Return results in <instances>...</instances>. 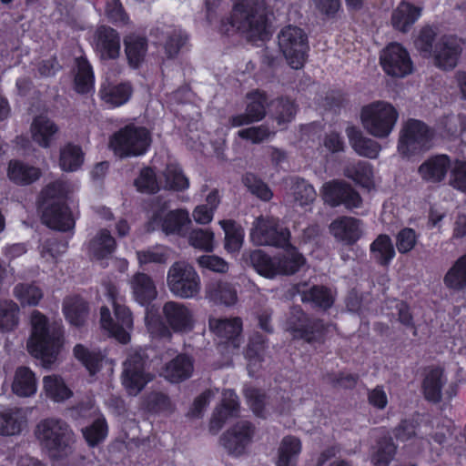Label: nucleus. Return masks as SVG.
I'll list each match as a JSON object with an SVG mask.
<instances>
[{"mask_svg": "<svg viewBox=\"0 0 466 466\" xmlns=\"http://www.w3.org/2000/svg\"><path fill=\"white\" fill-rule=\"evenodd\" d=\"M41 170L34 166L18 160H11L8 164L7 176L17 185H30L41 177Z\"/></svg>", "mask_w": 466, "mask_h": 466, "instance_id": "2f4dec72", "label": "nucleus"}, {"mask_svg": "<svg viewBox=\"0 0 466 466\" xmlns=\"http://www.w3.org/2000/svg\"><path fill=\"white\" fill-rule=\"evenodd\" d=\"M264 351L265 344L261 337L257 336L249 341L246 350V357L248 360V367L249 372L253 371L263 360Z\"/></svg>", "mask_w": 466, "mask_h": 466, "instance_id": "69168bd1", "label": "nucleus"}, {"mask_svg": "<svg viewBox=\"0 0 466 466\" xmlns=\"http://www.w3.org/2000/svg\"><path fill=\"white\" fill-rule=\"evenodd\" d=\"M220 203L218 190H212L206 198V204L197 206L192 216L196 223L207 225L213 219L214 212Z\"/></svg>", "mask_w": 466, "mask_h": 466, "instance_id": "37998d69", "label": "nucleus"}, {"mask_svg": "<svg viewBox=\"0 0 466 466\" xmlns=\"http://www.w3.org/2000/svg\"><path fill=\"white\" fill-rule=\"evenodd\" d=\"M135 299L140 304H146L157 298L156 285L146 273H136L129 281Z\"/></svg>", "mask_w": 466, "mask_h": 466, "instance_id": "7c9ffc66", "label": "nucleus"}, {"mask_svg": "<svg viewBox=\"0 0 466 466\" xmlns=\"http://www.w3.org/2000/svg\"><path fill=\"white\" fill-rule=\"evenodd\" d=\"M445 383L443 371L441 369L431 370L423 381V390L427 400L438 402L441 399V389Z\"/></svg>", "mask_w": 466, "mask_h": 466, "instance_id": "c03bdc74", "label": "nucleus"}, {"mask_svg": "<svg viewBox=\"0 0 466 466\" xmlns=\"http://www.w3.org/2000/svg\"><path fill=\"white\" fill-rule=\"evenodd\" d=\"M250 237L257 245L284 248L289 240L290 233L279 224V219L260 216L252 224Z\"/></svg>", "mask_w": 466, "mask_h": 466, "instance_id": "dca6fc26", "label": "nucleus"}, {"mask_svg": "<svg viewBox=\"0 0 466 466\" xmlns=\"http://www.w3.org/2000/svg\"><path fill=\"white\" fill-rule=\"evenodd\" d=\"M302 299L313 303L316 307L328 309L334 301L331 291L323 286H314L303 294Z\"/></svg>", "mask_w": 466, "mask_h": 466, "instance_id": "4d7b16f0", "label": "nucleus"}, {"mask_svg": "<svg viewBox=\"0 0 466 466\" xmlns=\"http://www.w3.org/2000/svg\"><path fill=\"white\" fill-rule=\"evenodd\" d=\"M463 46V40L457 35H438L430 25L422 27L415 40V47L420 54L423 57H431L434 65L443 70H451L457 66Z\"/></svg>", "mask_w": 466, "mask_h": 466, "instance_id": "f257e3e1", "label": "nucleus"}, {"mask_svg": "<svg viewBox=\"0 0 466 466\" xmlns=\"http://www.w3.org/2000/svg\"><path fill=\"white\" fill-rule=\"evenodd\" d=\"M396 452V446L390 438H384L378 442L377 451L372 455L374 466H388Z\"/></svg>", "mask_w": 466, "mask_h": 466, "instance_id": "13d9d810", "label": "nucleus"}, {"mask_svg": "<svg viewBox=\"0 0 466 466\" xmlns=\"http://www.w3.org/2000/svg\"><path fill=\"white\" fill-rule=\"evenodd\" d=\"M13 295L22 307L36 306L44 296L42 289L32 283H19L15 285L13 289Z\"/></svg>", "mask_w": 466, "mask_h": 466, "instance_id": "49530a36", "label": "nucleus"}, {"mask_svg": "<svg viewBox=\"0 0 466 466\" xmlns=\"http://www.w3.org/2000/svg\"><path fill=\"white\" fill-rule=\"evenodd\" d=\"M193 370V359L186 354H178L166 364L162 375L168 381L177 383L190 378Z\"/></svg>", "mask_w": 466, "mask_h": 466, "instance_id": "cd10ccee", "label": "nucleus"}, {"mask_svg": "<svg viewBox=\"0 0 466 466\" xmlns=\"http://www.w3.org/2000/svg\"><path fill=\"white\" fill-rule=\"evenodd\" d=\"M63 312L73 326L81 327L88 317V305L78 296L66 297L63 301Z\"/></svg>", "mask_w": 466, "mask_h": 466, "instance_id": "72a5a7b5", "label": "nucleus"}, {"mask_svg": "<svg viewBox=\"0 0 466 466\" xmlns=\"http://www.w3.org/2000/svg\"><path fill=\"white\" fill-rule=\"evenodd\" d=\"M37 384L34 372L26 367L15 370L12 390L20 397H30L36 392Z\"/></svg>", "mask_w": 466, "mask_h": 466, "instance_id": "58836bf2", "label": "nucleus"}, {"mask_svg": "<svg viewBox=\"0 0 466 466\" xmlns=\"http://www.w3.org/2000/svg\"><path fill=\"white\" fill-rule=\"evenodd\" d=\"M43 385L46 396L54 401H64L72 395V391L67 388L64 380L56 375L45 376Z\"/></svg>", "mask_w": 466, "mask_h": 466, "instance_id": "de8ad7c7", "label": "nucleus"}, {"mask_svg": "<svg viewBox=\"0 0 466 466\" xmlns=\"http://www.w3.org/2000/svg\"><path fill=\"white\" fill-rule=\"evenodd\" d=\"M83 163V152L77 146L68 144L60 151L59 165L64 171H75Z\"/></svg>", "mask_w": 466, "mask_h": 466, "instance_id": "5fc2aeb1", "label": "nucleus"}, {"mask_svg": "<svg viewBox=\"0 0 466 466\" xmlns=\"http://www.w3.org/2000/svg\"><path fill=\"white\" fill-rule=\"evenodd\" d=\"M35 435L48 456L55 460L67 457L72 452L75 434L63 420L47 418L40 420Z\"/></svg>", "mask_w": 466, "mask_h": 466, "instance_id": "20e7f679", "label": "nucleus"}, {"mask_svg": "<svg viewBox=\"0 0 466 466\" xmlns=\"http://www.w3.org/2000/svg\"><path fill=\"white\" fill-rule=\"evenodd\" d=\"M399 113L389 102L375 101L362 107L360 119L364 129L372 137L385 138L394 129Z\"/></svg>", "mask_w": 466, "mask_h": 466, "instance_id": "1a4fd4ad", "label": "nucleus"}, {"mask_svg": "<svg viewBox=\"0 0 466 466\" xmlns=\"http://www.w3.org/2000/svg\"><path fill=\"white\" fill-rule=\"evenodd\" d=\"M270 106L274 107V117L279 126L292 121L297 113L295 103L288 98L272 100Z\"/></svg>", "mask_w": 466, "mask_h": 466, "instance_id": "6e6d98bb", "label": "nucleus"}, {"mask_svg": "<svg viewBox=\"0 0 466 466\" xmlns=\"http://www.w3.org/2000/svg\"><path fill=\"white\" fill-rule=\"evenodd\" d=\"M443 281L447 288L454 290L466 289V254L456 260Z\"/></svg>", "mask_w": 466, "mask_h": 466, "instance_id": "a18cd8bd", "label": "nucleus"}, {"mask_svg": "<svg viewBox=\"0 0 466 466\" xmlns=\"http://www.w3.org/2000/svg\"><path fill=\"white\" fill-rule=\"evenodd\" d=\"M106 294L114 307L116 321L111 318L106 307L100 309L101 327L119 342L125 344L130 339V331L133 329V317L127 307L122 303V298L117 289L113 285L106 287Z\"/></svg>", "mask_w": 466, "mask_h": 466, "instance_id": "0eeeda50", "label": "nucleus"}, {"mask_svg": "<svg viewBox=\"0 0 466 466\" xmlns=\"http://www.w3.org/2000/svg\"><path fill=\"white\" fill-rule=\"evenodd\" d=\"M214 234L212 231L202 228H196L188 235V243L195 248L210 252L214 248Z\"/></svg>", "mask_w": 466, "mask_h": 466, "instance_id": "e2e57ef3", "label": "nucleus"}, {"mask_svg": "<svg viewBox=\"0 0 466 466\" xmlns=\"http://www.w3.org/2000/svg\"><path fill=\"white\" fill-rule=\"evenodd\" d=\"M451 160L446 155H438L424 161L418 168L421 179L430 183L442 181L448 170H450Z\"/></svg>", "mask_w": 466, "mask_h": 466, "instance_id": "bb28decb", "label": "nucleus"}, {"mask_svg": "<svg viewBox=\"0 0 466 466\" xmlns=\"http://www.w3.org/2000/svg\"><path fill=\"white\" fill-rule=\"evenodd\" d=\"M283 248L282 253L273 258L261 250H254L248 255L249 261L258 273L266 278L295 274L304 265L305 258L289 241Z\"/></svg>", "mask_w": 466, "mask_h": 466, "instance_id": "423d86ee", "label": "nucleus"}, {"mask_svg": "<svg viewBox=\"0 0 466 466\" xmlns=\"http://www.w3.org/2000/svg\"><path fill=\"white\" fill-rule=\"evenodd\" d=\"M275 135V131L270 130L268 126L260 125L240 129L238 136L245 140H248L253 144H259Z\"/></svg>", "mask_w": 466, "mask_h": 466, "instance_id": "774afa93", "label": "nucleus"}, {"mask_svg": "<svg viewBox=\"0 0 466 466\" xmlns=\"http://www.w3.org/2000/svg\"><path fill=\"white\" fill-rule=\"evenodd\" d=\"M131 93L132 89L128 84L113 85L109 82L105 84L100 90L101 98L113 106L125 104L129 99Z\"/></svg>", "mask_w": 466, "mask_h": 466, "instance_id": "79ce46f5", "label": "nucleus"}, {"mask_svg": "<svg viewBox=\"0 0 466 466\" xmlns=\"http://www.w3.org/2000/svg\"><path fill=\"white\" fill-rule=\"evenodd\" d=\"M230 24L249 40L262 39L267 34L268 17L264 0H243L235 5Z\"/></svg>", "mask_w": 466, "mask_h": 466, "instance_id": "39448f33", "label": "nucleus"}, {"mask_svg": "<svg viewBox=\"0 0 466 466\" xmlns=\"http://www.w3.org/2000/svg\"><path fill=\"white\" fill-rule=\"evenodd\" d=\"M255 428L246 420L236 423L221 437V443L227 451L233 456H240L252 441Z\"/></svg>", "mask_w": 466, "mask_h": 466, "instance_id": "412c9836", "label": "nucleus"}, {"mask_svg": "<svg viewBox=\"0 0 466 466\" xmlns=\"http://www.w3.org/2000/svg\"><path fill=\"white\" fill-rule=\"evenodd\" d=\"M26 412L18 407L0 408V434L15 436L20 434L26 427Z\"/></svg>", "mask_w": 466, "mask_h": 466, "instance_id": "393cba45", "label": "nucleus"}, {"mask_svg": "<svg viewBox=\"0 0 466 466\" xmlns=\"http://www.w3.org/2000/svg\"><path fill=\"white\" fill-rule=\"evenodd\" d=\"M433 132L422 121L409 119L400 132L398 151L409 157L429 150L431 147Z\"/></svg>", "mask_w": 466, "mask_h": 466, "instance_id": "ddd939ff", "label": "nucleus"}, {"mask_svg": "<svg viewBox=\"0 0 466 466\" xmlns=\"http://www.w3.org/2000/svg\"><path fill=\"white\" fill-rule=\"evenodd\" d=\"M210 329L225 343L238 349L242 341V321L239 318L210 319Z\"/></svg>", "mask_w": 466, "mask_h": 466, "instance_id": "b1692460", "label": "nucleus"}, {"mask_svg": "<svg viewBox=\"0 0 466 466\" xmlns=\"http://www.w3.org/2000/svg\"><path fill=\"white\" fill-rule=\"evenodd\" d=\"M162 315L168 325L160 328L158 336L161 338L171 337V329L175 332H188L193 329L195 319L192 310L184 303L167 301L162 307Z\"/></svg>", "mask_w": 466, "mask_h": 466, "instance_id": "f3484780", "label": "nucleus"}, {"mask_svg": "<svg viewBox=\"0 0 466 466\" xmlns=\"http://www.w3.org/2000/svg\"><path fill=\"white\" fill-rule=\"evenodd\" d=\"M344 174L364 187L369 188L373 185V171L368 162L361 161L350 166L345 169Z\"/></svg>", "mask_w": 466, "mask_h": 466, "instance_id": "864d4df0", "label": "nucleus"}, {"mask_svg": "<svg viewBox=\"0 0 466 466\" xmlns=\"http://www.w3.org/2000/svg\"><path fill=\"white\" fill-rule=\"evenodd\" d=\"M222 404L216 410L210 421L212 429L219 430L228 417L235 416L238 410V400L235 392L227 390L223 392Z\"/></svg>", "mask_w": 466, "mask_h": 466, "instance_id": "c9c22d12", "label": "nucleus"}, {"mask_svg": "<svg viewBox=\"0 0 466 466\" xmlns=\"http://www.w3.org/2000/svg\"><path fill=\"white\" fill-rule=\"evenodd\" d=\"M125 53L130 66L137 68L144 61L147 52L146 37L130 34L124 38Z\"/></svg>", "mask_w": 466, "mask_h": 466, "instance_id": "f704fd0d", "label": "nucleus"}, {"mask_svg": "<svg viewBox=\"0 0 466 466\" xmlns=\"http://www.w3.org/2000/svg\"><path fill=\"white\" fill-rule=\"evenodd\" d=\"M331 235L346 244L355 243L362 235L360 220L351 217H341L329 225Z\"/></svg>", "mask_w": 466, "mask_h": 466, "instance_id": "a878e982", "label": "nucleus"}, {"mask_svg": "<svg viewBox=\"0 0 466 466\" xmlns=\"http://www.w3.org/2000/svg\"><path fill=\"white\" fill-rule=\"evenodd\" d=\"M279 46L288 64L294 69H300L307 59L308 38L298 26L288 25L278 35Z\"/></svg>", "mask_w": 466, "mask_h": 466, "instance_id": "4468645a", "label": "nucleus"}, {"mask_svg": "<svg viewBox=\"0 0 466 466\" xmlns=\"http://www.w3.org/2000/svg\"><path fill=\"white\" fill-rule=\"evenodd\" d=\"M167 287L176 298L196 299L201 291V279L191 264L183 260L176 261L167 272Z\"/></svg>", "mask_w": 466, "mask_h": 466, "instance_id": "9d476101", "label": "nucleus"}, {"mask_svg": "<svg viewBox=\"0 0 466 466\" xmlns=\"http://www.w3.org/2000/svg\"><path fill=\"white\" fill-rule=\"evenodd\" d=\"M374 258L381 265H388L395 256V249L388 235H379L370 245Z\"/></svg>", "mask_w": 466, "mask_h": 466, "instance_id": "09e8293b", "label": "nucleus"}, {"mask_svg": "<svg viewBox=\"0 0 466 466\" xmlns=\"http://www.w3.org/2000/svg\"><path fill=\"white\" fill-rule=\"evenodd\" d=\"M106 294L114 307L116 321L111 318L106 307L100 309L101 327L119 342L125 344L130 339V331L133 329V317L127 307L122 303V298L117 289L113 285L106 287Z\"/></svg>", "mask_w": 466, "mask_h": 466, "instance_id": "6e6552de", "label": "nucleus"}, {"mask_svg": "<svg viewBox=\"0 0 466 466\" xmlns=\"http://www.w3.org/2000/svg\"><path fill=\"white\" fill-rule=\"evenodd\" d=\"M86 442L94 447L102 441L107 433V426L104 419L96 420L90 426L82 429Z\"/></svg>", "mask_w": 466, "mask_h": 466, "instance_id": "0e129e2a", "label": "nucleus"}, {"mask_svg": "<svg viewBox=\"0 0 466 466\" xmlns=\"http://www.w3.org/2000/svg\"><path fill=\"white\" fill-rule=\"evenodd\" d=\"M421 15V8L408 2H401L391 14L392 26L401 32H408Z\"/></svg>", "mask_w": 466, "mask_h": 466, "instance_id": "c85d7f7f", "label": "nucleus"}, {"mask_svg": "<svg viewBox=\"0 0 466 466\" xmlns=\"http://www.w3.org/2000/svg\"><path fill=\"white\" fill-rule=\"evenodd\" d=\"M70 186L64 181L48 184L41 192L42 221L48 228L66 232L75 228V218L66 201Z\"/></svg>", "mask_w": 466, "mask_h": 466, "instance_id": "7ed1b4c3", "label": "nucleus"}, {"mask_svg": "<svg viewBox=\"0 0 466 466\" xmlns=\"http://www.w3.org/2000/svg\"><path fill=\"white\" fill-rule=\"evenodd\" d=\"M206 293L210 300L226 306L235 304L238 299L236 289L227 281L218 280L209 283Z\"/></svg>", "mask_w": 466, "mask_h": 466, "instance_id": "4c0bfd02", "label": "nucleus"}, {"mask_svg": "<svg viewBox=\"0 0 466 466\" xmlns=\"http://www.w3.org/2000/svg\"><path fill=\"white\" fill-rule=\"evenodd\" d=\"M321 193L325 203L331 207L343 205L346 208L352 209L362 204L360 194L343 181L332 180L325 183Z\"/></svg>", "mask_w": 466, "mask_h": 466, "instance_id": "aec40b11", "label": "nucleus"}, {"mask_svg": "<svg viewBox=\"0 0 466 466\" xmlns=\"http://www.w3.org/2000/svg\"><path fill=\"white\" fill-rule=\"evenodd\" d=\"M150 143L151 136L146 127L128 125L111 136L109 147L123 158L145 154Z\"/></svg>", "mask_w": 466, "mask_h": 466, "instance_id": "9b49d317", "label": "nucleus"}, {"mask_svg": "<svg viewBox=\"0 0 466 466\" xmlns=\"http://www.w3.org/2000/svg\"><path fill=\"white\" fill-rule=\"evenodd\" d=\"M190 224L191 218L187 209L170 210L168 201L157 198L147 228V231L160 228L166 235L183 236L185 234L184 228Z\"/></svg>", "mask_w": 466, "mask_h": 466, "instance_id": "f8f14e48", "label": "nucleus"}, {"mask_svg": "<svg viewBox=\"0 0 466 466\" xmlns=\"http://www.w3.org/2000/svg\"><path fill=\"white\" fill-rule=\"evenodd\" d=\"M347 136L353 149L362 157L375 158L380 150V145L363 136L362 132L356 127H349L346 129Z\"/></svg>", "mask_w": 466, "mask_h": 466, "instance_id": "473e14b6", "label": "nucleus"}, {"mask_svg": "<svg viewBox=\"0 0 466 466\" xmlns=\"http://www.w3.org/2000/svg\"><path fill=\"white\" fill-rule=\"evenodd\" d=\"M20 307L12 299H0V332H11L20 323Z\"/></svg>", "mask_w": 466, "mask_h": 466, "instance_id": "ea45409f", "label": "nucleus"}, {"mask_svg": "<svg viewBox=\"0 0 466 466\" xmlns=\"http://www.w3.org/2000/svg\"><path fill=\"white\" fill-rule=\"evenodd\" d=\"M63 327L57 321H51L38 310L30 315V336L26 348L35 358L41 359L45 364H52L62 346Z\"/></svg>", "mask_w": 466, "mask_h": 466, "instance_id": "f03ea898", "label": "nucleus"}, {"mask_svg": "<svg viewBox=\"0 0 466 466\" xmlns=\"http://www.w3.org/2000/svg\"><path fill=\"white\" fill-rule=\"evenodd\" d=\"M380 62L385 73L395 77H404L413 70L409 52L398 43H391L381 51Z\"/></svg>", "mask_w": 466, "mask_h": 466, "instance_id": "6ab92c4d", "label": "nucleus"}, {"mask_svg": "<svg viewBox=\"0 0 466 466\" xmlns=\"http://www.w3.org/2000/svg\"><path fill=\"white\" fill-rule=\"evenodd\" d=\"M94 47L101 59H116L120 53V36L109 26H99L94 35Z\"/></svg>", "mask_w": 466, "mask_h": 466, "instance_id": "5701e85b", "label": "nucleus"}, {"mask_svg": "<svg viewBox=\"0 0 466 466\" xmlns=\"http://www.w3.org/2000/svg\"><path fill=\"white\" fill-rule=\"evenodd\" d=\"M147 360L140 352L131 353L124 363L122 383L127 393L137 395L146 384L152 380L146 369Z\"/></svg>", "mask_w": 466, "mask_h": 466, "instance_id": "a211bd4d", "label": "nucleus"}, {"mask_svg": "<svg viewBox=\"0 0 466 466\" xmlns=\"http://www.w3.org/2000/svg\"><path fill=\"white\" fill-rule=\"evenodd\" d=\"M301 449V441L299 438L294 436L284 437L279 448L277 466H296Z\"/></svg>", "mask_w": 466, "mask_h": 466, "instance_id": "a19ab883", "label": "nucleus"}, {"mask_svg": "<svg viewBox=\"0 0 466 466\" xmlns=\"http://www.w3.org/2000/svg\"><path fill=\"white\" fill-rule=\"evenodd\" d=\"M75 357L80 360L91 374L96 373L99 369L102 356L95 351H90L87 348L81 344H77L74 348Z\"/></svg>", "mask_w": 466, "mask_h": 466, "instance_id": "680f3d73", "label": "nucleus"}, {"mask_svg": "<svg viewBox=\"0 0 466 466\" xmlns=\"http://www.w3.org/2000/svg\"><path fill=\"white\" fill-rule=\"evenodd\" d=\"M30 132L32 139L42 147H49L55 135L58 132V127L48 117L39 116L34 118Z\"/></svg>", "mask_w": 466, "mask_h": 466, "instance_id": "c756f323", "label": "nucleus"}, {"mask_svg": "<svg viewBox=\"0 0 466 466\" xmlns=\"http://www.w3.org/2000/svg\"><path fill=\"white\" fill-rule=\"evenodd\" d=\"M270 106L267 95L260 91H254L247 96L245 113L233 116L229 118L231 127H238L258 122L266 116V109Z\"/></svg>", "mask_w": 466, "mask_h": 466, "instance_id": "4be33fe9", "label": "nucleus"}, {"mask_svg": "<svg viewBox=\"0 0 466 466\" xmlns=\"http://www.w3.org/2000/svg\"><path fill=\"white\" fill-rule=\"evenodd\" d=\"M287 330L294 338L309 343L322 342L329 325L318 319H309L298 307H293L287 319Z\"/></svg>", "mask_w": 466, "mask_h": 466, "instance_id": "2eb2a0df", "label": "nucleus"}, {"mask_svg": "<svg viewBox=\"0 0 466 466\" xmlns=\"http://www.w3.org/2000/svg\"><path fill=\"white\" fill-rule=\"evenodd\" d=\"M449 184L457 190L466 192V160L451 161Z\"/></svg>", "mask_w": 466, "mask_h": 466, "instance_id": "338daca9", "label": "nucleus"}, {"mask_svg": "<svg viewBox=\"0 0 466 466\" xmlns=\"http://www.w3.org/2000/svg\"><path fill=\"white\" fill-rule=\"evenodd\" d=\"M137 258L140 267L147 264H166L168 260V252L163 247H154L137 251Z\"/></svg>", "mask_w": 466, "mask_h": 466, "instance_id": "bf43d9fd", "label": "nucleus"}, {"mask_svg": "<svg viewBox=\"0 0 466 466\" xmlns=\"http://www.w3.org/2000/svg\"><path fill=\"white\" fill-rule=\"evenodd\" d=\"M164 176L167 188L181 191L189 187L188 179L177 165H168L165 169Z\"/></svg>", "mask_w": 466, "mask_h": 466, "instance_id": "052dcab7", "label": "nucleus"}, {"mask_svg": "<svg viewBox=\"0 0 466 466\" xmlns=\"http://www.w3.org/2000/svg\"><path fill=\"white\" fill-rule=\"evenodd\" d=\"M290 195L294 202L300 207L313 203L317 196L314 187L307 181L300 178L293 180L290 187Z\"/></svg>", "mask_w": 466, "mask_h": 466, "instance_id": "603ef678", "label": "nucleus"}, {"mask_svg": "<svg viewBox=\"0 0 466 466\" xmlns=\"http://www.w3.org/2000/svg\"><path fill=\"white\" fill-rule=\"evenodd\" d=\"M76 89L78 93H87L92 89L94 83V76L91 66L86 58L78 57L76 59Z\"/></svg>", "mask_w": 466, "mask_h": 466, "instance_id": "8fccbe9b", "label": "nucleus"}, {"mask_svg": "<svg viewBox=\"0 0 466 466\" xmlns=\"http://www.w3.org/2000/svg\"><path fill=\"white\" fill-rule=\"evenodd\" d=\"M116 240L107 229H100L90 240L88 251L96 259H102L111 255L116 249Z\"/></svg>", "mask_w": 466, "mask_h": 466, "instance_id": "e433bc0d", "label": "nucleus"}, {"mask_svg": "<svg viewBox=\"0 0 466 466\" xmlns=\"http://www.w3.org/2000/svg\"><path fill=\"white\" fill-rule=\"evenodd\" d=\"M219 225L225 232V248L229 252L240 249L243 242V230L233 220H220Z\"/></svg>", "mask_w": 466, "mask_h": 466, "instance_id": "3c124183", "label": "nucleus"}]
</instances>
